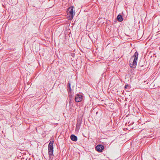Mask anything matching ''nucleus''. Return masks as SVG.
<instances>
[{
  "label": "nucleus",
  "mask_w": 160,
  "mask_h": 160,
  "mask_svg": "<svg viewBox=\"0 0 160 160\" xmlns=\"http://www.w3.org/2000/svg\"><path fill=\"white\" fill-rule=\"evenodd\" d=\"M138 53L137 51L135 52L133 55L131 57L130 61V66L131 68H134L136 67L138 59Z\"/></svg>",
  "instance_id": "nucleus-1"
},
{
  "label": "nucleus",
  "mask_w": 160,
  "mask_h": 160,
  "mask_svg": "<svg viewBox=\"0 0 160 160\" xmlns=\"http://www.w3.org/2000/svg\"><path fill=\"white\" fill-rule=\"evenodd\" d=\"M68 14L69 15L68 16L69 20H72L74 17L73 7H70L68 8Z\"/></svg>",
  "instance_id": "nucleus-2"
},
{
  "label": "nucleus",
  "mask_w": 160,
  "mask_h": 160,
  "mask_svg": "<svg viewBox=\"0 0 160 160\" xmlns=\"http://www.w3.org/2000/svg\"><path fill=\"white\" fill-rule=\"evenodd\" d=\"M54 143V141H51L48 146V152L49 154H53V144Z\"/></svg>",
  "instance_id": "nucleus-3"
},
{
  "label": "nucleus",
  "mask_w": 160,
  "mask_h": 160,
  "mask_svg": "<svg viewBox=\"0 0 160 160\" xmlns=\"http://www.w3.org/2000/svg\"><path fill=\"white\" fill-rule=\"evenodd\" d=\"M82 100V95L77 94L75 97V101L76 102H81Z\"/></svg>",
  "instance_id": "nucleus-4"
},
{
  "label": "nucleus",
  "mask_w": 160,
  "mask_h": 160,
  "mask_svg": "<svg viewBox=\"0 0 160 160\" xmlns=\"http://www.w3.org/2000/svg\"><path fill=\"white\" fill-rule=\"evenodd\" d=\"M104 147L102 145H98L96 147V150L98 152H101L103 149Z\"/></svg>",
  "instance_id": "nucleus-5"
},
{
  "label": "nucleus",
  "mask_w": 160,
  "mask_h": 160,
  "mask_svg": "<svg viewBox=\"0 0 160 160\" xmlns=\"http://www.w3.org/2000/svg\"><path fill=\"white\" fill-rule=\"evenodd\" d=\"M81 122L80 121H77V123L76 124V130L77 131H78L80 128L81 125Z\"/></svg>",
  "instance_id": "nucleus-6"
},
{
  "label": "nucleus",
  "mask_w": 160,
  "mask_h": 160,
  "mask_svg": "<svg viewBox=\"0 0 160 160\" xmlns=\"http://www.w3.org/2000/svg\"><path fill=\"white\" fill-rule=\"evenodd\" d=\"M71 139L73 141L76 142L78 140L77 137L74 134H72L70 136Z\"/></svg>",
  "instance_id": "nucleus-7"
},
{
  "label": "nucleus",
  "mask_w": 160,
  "mask_h": 160,
  "mask_svg": "<svg viewBox=\"0 0 160 160\" xmlns=\"http://www.w3.org/2000/svg\"><path fill=\"white\" fill-rule=\"evenodd\" d=\"M117 19L120 22H121L123 20V18L122 16L120 14H119L118 15L117 17Z\"/></svg>",
  "instance_id": "nucleus-8"
},
{
  "label": "nucleus",
  "mask_w": 160,
  "mask_h": 160,
  "mask_svg": "<svg viewBox=\"0 0 160 160\" xmlns=\"http://www.w3.org/2000/svg\"><path fill=\"white\" fill-rule=\"evenodd\" d=\"M67 87H68V92L69 94V96L70 95V94H71V89L70 87V84L69 82L68 83Z\"/></svg>",
  "instance_id": "nucleus-9"
},
{
  "label": "nucleus",
  "mask_w": 160,
  "mask_h": 160,
  "mask_svg": "<svg viewBox=\"0 0 160 160\" xmlns=\"http://www.w3.org/2000/svg\"><path fill=\"white\" fill-rule=\"evenodd\" d=\"M49 155V160H53V154H52Z\"/></svg>",
  "instance_id": "nucleus-10"
},
{
  "label": "nucleus",
  "mask_w": 160,
  "mask_h": 160,
  "mask_svg": "<svg viewBox=\"0 0 160 160\" xmlns=\"http://www.w3.org/2000/svg\"><path fill=\"white\" fill-rule=\"evenodd\" d=\"M128 87V84H126L125 86V89H127V87Z\"/></svg>",
  "instance_id": "nucleus-11"
}]
</instances>
